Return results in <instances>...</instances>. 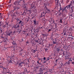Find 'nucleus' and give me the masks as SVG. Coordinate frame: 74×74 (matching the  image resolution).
I'll list each match as a JSON object with an SVG mask.
<instances>
[{
    "label": "nucleus",
    "instance_id": "nucleus-20",
    "mask_svg": "<svg viewBox=\"0 0 74 74\" xmlns=\"http://www.w3.org/2000/svg\"><path fill=\"white\" fill-rule=\"evenodd\" d=\"M22 15H26V12H24L22 14Z\"/></svg>",
    "mask_w": 74,
    "mask_h": 74
},
{
    "label": "nucleus",
    "instance_id": "nucleus-9",
    "mask_svg": "<svg viewBox=\"0 0 74 74\" xmlns=\"http://www.w3.org/2000/svg\"><path fill=\"white\" fill-rule=\"evenodd\" d=\"M34 4L32 3L31 5V8H35V7H34Z\"/></svg>",
    "mask_w": 74,
    "mask_h": 74
},
{
    "label": "nucleus",
    "instance_id": "nucleus-10",
    "mask_svg": "<svg viewBox=\"0 0 74 74\" xmlns=\"http://www.w3.org/2000/svg\"><path fill=\"white\" fill-rule=\"evenodd\" d=\"M55 2L56 4L57 3V5H58V4L59 3V0H56Z\"/></svg>",
    "mask_w": 74,
    "mask_h": 74
},
{
    "label": "nucleus",
    "instance_id": "nucleus-19",
    "mask_svg": "<svg viewBox=\"0 0 74 74\" xmlns=\"http://www.w3.org/2000/svg\"><path fill=\"white\" fill-rule=\"evenodd\" d=\"M18 13L17 12H15L14 13V15L15 16V15H18Z\"/></svg>",
    "mask_w": 74,
    "mask_h": 74
},
{
    "label": "nucleus",
    "instance_id": "nucleus-46",
    "mask_svg": "<svg viewBox=\"0 0 74 74\" xmlns=\"http://www.w3.org/2000/svg\"><path fill=\"white\" fill-rule=\"evenodd\" d=\"M72 64H74V62H72Z\"/></svg>",
    "mask_w": 74,
    "mask_h": 74
},
{
    "label": "nucleus",
    "instance_id": "nucleus-11",
    "mask_svg": "<svg viewBox=\"0 0 74 74\" xmlns=\"http://www.w3.org/2000/svg\"><path fill=\"white\" fill-rule=\"evenodd\" d=\"M56 50L58 52H59L60 51V48H57L56 49Z\"/></svg>",
    "mask_w": 74,
    "mask_h": 74
},
{
    "label": "nucleus",
    "instance_id": "nucleus-37",
    "mask_svg": "<svg viewBox=\"0 0 74 74\" xmlns=\"http://www.w3.org/2000/svg\"><path fill=\"white\" fill-rule=\"evenodd\" d=\"M55 26H57V24L56 23H54Z\"/></svg>",
    "mask_w": 74,
    "mask_h": 74
},
{
    "label": "nucleus",
    "instance_id": "nucleus-52",
    "mask_svg": "<svg viewBox=\"0 0 74 74\" xmlns=\"http://www.w3.org/2000/svg\"><path fill=\"white\" fill-rule=\"evenodd\" d=\"M38 64H40V65L41 64V63H39Z\"/></svg>",
    "mask_w": 74,
    "mask_h": 74
},
{
    "label": "nucleus",
    "instance_id": "nucleus-31",
    "mask_svg": "<svg viewBox=\"0 0 74 74\" xmlns=\"http://www.w3.org/2000/svg\"><path fill=\"white\" fill-rule=\"evenodd\" d=\"M47 11H49V12H50V11H51V10H49V9H47Z\"/></svg>",
    "mask_w": 74,
    "mask_h": 74
},
{
    "label": "nucleus",
    "instance_id": "nucleus-47",
    "mask_svg": "<svg viewBox=\"0 0 74 74\" xmlns=\"http://www.w3.org/2000/svg\"><path fill=\"white\" fill-rule=\"evenodd\" d=\"M38 42V40H36V42Z\"/></svg>",
    "mask_w": 74,
    "mask_h": 74
},
{
    "label": "nucleus",
    "instance_id": "nucleus-23",
    "mask_svg": "<svg viewBox=\"0 0 74 74\" xmlns=\"http://www.w3.org/2000/svg\"><path fill=\"white\" fill-rule=\"evenodd\" d=\"M66 56H69V55H68V54H67V52H66Z\"/></svg>",
    "mask_w": 74,
    "mask_h": 74
},
{
    "label": "nucleus",
    "instance_id": "nucleus-22",
    "mask_svg": "<svg viewBox=\"0 0 74 74\" xmlns=\"http://www.w3.org/2000/svg\"><path fill=\"white\" fill-rule=\"evenodd\" d=\"M69 57H68L65 58V60H69Z\"/></svg>",
    "mask_w": 74,
    "mask_h": 74
},
{
    "label": "nucleus",
    "instance_id": "nucleus-33",
    "mask_svg": "<svg viewBox=\"0 0 74 74\" xmlns=\"http://www.w3.org/2000/svg\"><path fill=\"white\" fill-rule=\"evenodd\" d=\"M15 44H16V43H15V42H13V44H14V45H15Z\"/></svg>",
    "mask_w": 74,
    "mask_h": 74
},
{
    "label": "nucleus",
    "instance_id": "nucleus-57",
    "mask_svg": "<svg viewBox=\"0 0 74 74\" xmlns=\"http://www.w3.org/2000/svg\"><path fill=\"white\" fill-rule=\"evenodd\" d=\"M39 63V62H38V60L37 61V63L38 64Z\"/></svg>",
    "mask_w": 74,
    "mask_h": 74
},
{
    "label": "nucleus",
    "instance_id": "nucleus-54",
    "mask_svg": "<svg viewBox=\"0 0 74 74\" xmlns=\"http://www.w3.org/2000/svg\"><path fill=\"white\" fill-rule=\"evenodd\" d=\"M1 64L2 65V64L1 63H0V65H1Z\"/></svg>",
    "mask_w": 74,
    "mask_h": 74
},
{
    "label": "nucleus",
    "instance_id": "nucleus-55",
    "mask_svg": "<svg viewBox=\"0 0 74 74\" xmlns=\"http://www.w3.org/2000/svg\"><path fill=\"white\" fill-rule=\"evenodd\" d=\"M1 21H0V24H1Z\"/></svg>",
    "mask_w": 74,
    "mask_h": 74
},
{
    "label": "nucleus",
    "instance_id": "nucleus-45",
    "mask_svg": "<svg viewBox=\"0 0 74 74\" xmlns=\"http://www.w3.org/2000/svg\"><path fill=\"white\" fill-rule=\"evenodd\" d=\"M5 26H6V25H5L3 27H5Z\"/></svg>",
    "mask_w": 74,
    "mask_h": 74
},
{
    "label": "nucleus",
    "instance_id": "nucleus-60",
    "mask_svg": "<svg viewBox=\"0 0 74 74\" xmlns=\"http://www.w3.org/2000/svg\"><path fill=\"white\" fill-rule=\"evenodd\" d=\"M33 18H34V16H33L32 18V19H33Z\"/></svg>",
    "mask_w": 74,
    "mask_h": 74
},
{
    "label": "nucleus",
    "instance_id": "nucleus-32",
    "mask_svg": "<svg viewBox=\"0 0 74 74\" xmlns=\"http://www.w3.org/2000/svg\"><path fill=\"white\" fill-rule=\"evenodd\" d=\"M38 22L37 23H36V25H38Z\"/></svg>",
    "mask_w": 74,
    "mask_h": 74
},
{
    "label": "nucleus",
    "instance_id": "nucleus-15",
    "mask_svg": "<svg viewBox=\"0 0 74 74\" xmlns=\"http://www.w3.org/2000/svg\"><path fill=\"white\" fill-rule=\"evenodd\" d=\"M0 30H1V33H2V32H3V31H4V29H3V28H0Z\"/></svg>",
    "mask_w": 74,
    "mask_h": 74
},
{
    "label": "nucleus",
    "instance_id": "nucleus-6",
    "mask_svg": "<svg viewBox=\"0 0 74 74\" xmlns=\"http://www.w3.org/2000/svg\"><path fill=\"white\" fill-rule=\"evenodd\" d=\"M19 27H20V26L19 25H17L16 27H15L16 29H17V30L16 32H19Z\"/></svg>",
    "mask_w": 74,
    "mask_h": 74
},
{
    "label": "nucleus",
    "instance_id": "nucleus-29",
    "mask_svg": "<svg viewBox=\"0 0 74 74\" xmlns=\"http://www.w3.org/2000/svg\"><path fill=\"white\" fill-rule=\"evenodd\" d=\"M71 12H73V8L72 7H71Z\"/></svg>",
    "mask_w": 74,
    "mask_h": 74
},
{
    "label": "nucleus",
    "instance_id": "nucleus-43",
    "mask_svg": "<svg viewBox=\"0 0 74 74\" xmlns=\"http://www.w3.org/2000/svg\"><path fill=\"white\" fill-rule=\"evenodd\" d=\"M42 36H45V34H42Z\"/></svg>",
    "mask_w": 74,
    "mask_h": 74
},
{
    "label": "nucleus",
    "instance_id": "nucleus-18",
    "mask_svg": "<svg viewBox=\"0 0 74 74\" xmlns=\"http://www.w3.org/2000/svg\"><path fill=\"white\" fill-rule=\"evenodd\" d=\"M53 44H57V42H55L54 41H53Z\"/></svg>",
    "mask_w": 74,
    "mask_h": 74
},
{
    "label": "nucleus",
    "instance_id": "nucleus-56",
    "mask_svg": "<svg viewBox=\"0 0 74 74\" xmlns=\"http://www.w3.org/2000/svg\"><path fill=\"white\" fill-rule=\"evenodd\" d=\"M41 58H39V60H41Z\"/></svg>",
    "mask_w": 74,
    "mask_h": 74
},
{
    "label": "nucleus",
    "instance_id": "nucleus-36",
    "mask_svg": "<svg viewBox=\"0 0 74 74\" xmlns=\"http://www.w3.org/2000/svg\"><path fill=\"white\" fill-rule=\"evenodd\" d=\"M2 28V27H1V24L0 25V29H1Z\"/></svg>",
    "mask_w": 74,
    "mask_h": 74
},
{
    "label": "nucleus",
    "instance_id": "nucleus-14",
    "mask_svg": "<svg viewBox=\"0 0 74 74\" xmlns=\"http://www.w3.org/2000/svg\"><path fill=\"white\" fill-rule=\"evenodd\" d=\"M33 22H34V24L35 25H36V23H37V22H36V21L34 20Z\"/></svg>",
    "mask_w": 74,
    "mask_h": 74
},
{
    "label": "nucleus",
    "instance_id": "nucleus-50",
    "mask_svg": "<svg viewBox=\"0 0 74 74\" xmlns=\"http://www.w3.org/2000/svg\"><path fill=\"white\" fill-rule=\"evenodd\" d=\"M16 32L14 31V32H13V33L14 34H15V33H16Z\"/></svg>",
    "mask_w": 74,
    "mask_h": 74
},
{
    "label": "nucleus",
    "instance_id": "nucleus-49",
    "mask_svg": "<svg viewBox=\"0 0 74 74\" xmlns=\"http://www.w3.org/2000/svg\"><path fill=\"white\" fill-rule=\"evenodd\" d=\"M72 59L71 58H69V59Z\"/></svg>",
    "mask_w": 74,
    "mask_h": 74
},
{
    "label": "nucleus",
    "instance_id": "nucleus-2",
    "mask_svg": "<svg viewBox=\"0 0 74 74\" xmlns=\"http://www.w3.org/2000/svg\"><path fill=\"white\" fill-rule=\"evenodd\" d=\"M19 2H20V0H17V1H15L14 3V5H18L19 4Z\"/></svg>",
    "mask_w": 74,
    "mask_h": 74
},
{
    "label": "nucleus",
    "instance_id": "nucleus-53",
    "mask_svg": "<svg viewBox=\"0 0 74 74\" xmlns=\"http://www.w3.org/2000/svg\"><path fill=\"white\" fill-rule=\"evenodd\" d=\"M45 62H46V61H44L43 62V63H45Z\"/></svg>",
    "mask_w": 74,
    "mask_h": 74
},
{
    "label": "nucleus",
    "instance_id": "nucleus-5",
    "mask_svg": "<svg viewBox=\"0 0 74 74\" xmlns=\"http://www.w3.org/2000/svg\"><path fill=\"white\" fill-rule=\"evenodd\" d=\"M47 13V11H43L41 14V15H42V16H44L45 15V14H46Z\"/></svg>",
    "mask_w": 74,
    "mask_h": 74
},
{
    "label": "nucleus",
    "instance_id": "nucleus-63",
    "mask_svg": "<svg viewBox=\"0 0 74 74\" xmlns=\"http://www.w3.org/2000/svg\"><path fill=\"white\" fill-rule=\"evenodd\" d=\"M53 22L54 23H55V21H53Z\"/></svg>",
    "mask_w": 74,
    "mask_h": 74
},
{
    "label": "nucleus",
    "instance_id": "nucleus-30",
    "mask_svg": "<svg viewBox=\"0 0 74 74\" xmlns=\"http://www.w3.org/2000/svg\"><path fill=\"white\" fill-rule=\"evenodd\" d=\"M60 10H62V7H61V6H60Z\"/></svg>",
    "mask_w": 74,
    "mask_h": 74
},
{
    "label": "nucleus",
    "instance_id": "nucleus-7",
    "mask_svg": "<svg viewBox=\"0 0 74 74\" xmlns=\"http://www.w3.org/2000/svg\"><path fill=\"white\" fill-rule=\"evenodd\" d=\"M71 5V4H70L69 5H67L64 8L68 9L69 8H70V7Z\"/></svg>",
    "mask_w": 74,
    "mask_h": 74
},
{
    "label": "nucleus",
    "instance_id": "nucleus-8",
    "mask_svg": "<svg viewBox=\"0 0 74 74\" xmlns=\"http://www.w3.org/2000/svg\"><path fill=\"white\" fill-rule=\"evenodd\" d=\"M43 71H44V69H42V68H40V70H39V71L40 74H42L43 73Z\"/></svg>",
    "mask_w": 74,
    "mask_h": 74
},
{
    "label": "nucleus",
    "instance_id": "nucleus-35",
    "mask_svg": "<svg viewBox=\"0 0 74 74\" xmlns=\"http://www.w3.org/2000/svg\"><path fill=\"white\" fill-rule=\"evenodd\" d=\"M45 59H46V58H45V57H44L43 58V60H45Z\"/></svg>",
    "mask_w": 74,
    "mask_h": 74
},
{
    "label": "nucleus",
    "instance_id": "nucleus-28",
    "mask_svg": "<svg viewBox=\"0 0 74 74\" xmlns=\"http://www.w3.org/2000/svg\"><path fill=\"white\" fill-rule=\"evenodd\" d=\"M25 1H23V5H25Z\"/></svg>",
    "mask_w": 74,
    "mask_h": 74
},
{
    "label": "nucleus",
    "instance_id": "nucleus-27",
    "mask_svg": "<svg viewBox=\"0 0 74 74\" xmlns=\"http://www.w3.org/2000/svg\"><path fill=\"white\" fill-rule=\"evenodd\" d=\"M69 0H67L66 1V3H69Z\"/></svg>",
    "mask_w": 74,
    "mask_h": 74
},
{
    "label": "nucleus",
    "instance_id": "nucleus-17",
    "mask_svg": "<svg viewBox=\"0 0 74 74\" xmlns=\"http://www.w3.org/2000/svg\"><path fill=\"white\" fill-rule=\"evenodd\" d=\"M50 56H50L48 58H46V59H47L46 61H48V60H49V57H50Z\"/></svg>",
    "mask_w": 74,
    "mask_h": 74
},
{
    "label": "nucleus",
    "instance_id": "nucleus-42",
    "mask_svg": "<svg viewBox=\"0 0 74 74\" xmlns=\"http://www.w3.org/2000/svg\"><path fill=\"white\" fill-rule=\"evenodd\" d=\"M3 67V66L0 65V68H2Z\"/></svg>",
    "mask_w": 74,
    "mask_h": 74
},
{
    "label": "nucleus",
    "instance_id": "nucleus-13",
    "mask_svg": "<svg viewBox=\"0 0 74 74\" xmlns=\"http://www.w3.org/2000/svg\"><path fill=\"white\" fill-rule=\"evenodd\" d=\"M70 61H72V60L70 59L66 63L67 64H69L70 63L69 62H70Z\"/></svg>",
    "mask_w": 74,
    "mask_h": 74
},
{
    "label": "nucleus",
    "instance_id": "nucleus-51",
    "mask_svg": "<svg viewBox=\"0 0 74 74\" xmlns=\"http://www.w3.org/2000/svg\"><path fill=\"white\" fill-rule=\"evenodd\" d=\"M26 43H27V44H28V43H29V42H28V41H27V42H26Z\"/></svg>",
    "mask_w": 74,
    "mask_h": 74
},
{
    "label": "nucleus",
    "instance_id": "nucleus-1",
    "mask_svg": "<svg viewBox=\"0 0 74 74\" xmlns=\"http://www.w3.org/2000/svg\"><path fill=\"white\" fill-rule=\"evenodd\" d=\"M16 64H18V66H20L21 67H22L23 66V64H24V62L22 61L21 60H19Z\"/></svg>",
    "mask_w": 74,
    "mask_h": 74
},
{
    "label": "nucleus",
    "instance_id": "nucleus-58",
    "mask_svg": "<svg viewBox=\"0 0 74 74\" xmlns=\"http://www.w3.org/2000/svg\"><path fill=\"white\" fill-rule=\"evenodd\" d=\"M20 8H17V10H19Z\"/></svg>",
    "mask_w": 74,
    "mask_h": 74
},
{
    "label": "nucleus",
    "instance_id": "nucleus-48",
    "mask_svg": "<svg viewBox=\"0 0 74 74\" xmlns=\"http://www.w3.org/2000/svg\"><path fill=\"white\" fill-rule=\"evenodd\" d=\"M59 15V16H60L61 15V13H60Z\"/></svg>",
    "mask_w": 74,
    "mask_h": 74
},
{
    "label": "nucleus",
    "instance_id": "nucleus-21",
    "mask_svg": "<svg viewBox=\"0 0 74 74\" xmlns=\"http://www.w3.org/2000/svg\"><path fill=\"white\" fill-rule=\"evenodd\" d=\"M64 10H65L66 12H67V9H66L64 8Z\"/></svg>",
    "mask_w": 74,
    "mask_h": 74
},
{
    "label": "nucleus",
    "instance_id": "nucleus-3",
    "mask_svg": "<svg viewBox=\"0 0 74 74\" xmlns=\"http://www.w3.org/2000/svg\"><path fill=\"white\" fill-rule=\"evenodd\" d=\"M12 32H9L7 34V36H10V37H11V36L12 35Z\"/></svg>",
    "mask_w": 74,
    "mask_h": 74
},
{
    "label": "nucleus",
    "instance_id": "nucleus-40",
    "mask_svg": "<svg viewBox=\"0 0 74 74\" xmlns=\"http://www.w3.org/2000/svg\"><path fill=\"white\" fill-rule=\"evenodd\" d=\"M60 23H62V19L60 20Z\"/></svg>",
    "mask_w": 74,
    "mask_h": 74
},
{
    "label": "nucleus",
    "instance_id": "nucleus-24",
    "mask_svg": "<svg viewBox=\"0 0 74 74\" xmlns=\"http://www.w3.org/2000/svg\"><path fill=\"white\" fill-rule=\"evenodd\" d=\"M36 50H33V52L34 53H35V52H36Z\"/></svg>",
    "mask_w": 74,
    "mask_h": 74
},
{
    "label": "nucleus",
    "instance_id": "nucleus-4",
    "mask_svg": "<svg viewBox=\"0 0 74 74\" xmlns=\"http://www.w3.org/2000/svg\"><path fill=\"white\" fill-rule=\"evenodd\" d=\"M18 21H19L18 22V24H21V26H23V25L22 23V21H21L19 19H18Z\"/></svg>",
    "mask_w": 74,
    "mask_h": 74
},
{
    "label": "nucleus",
    "instance_id": "nucleus-34",
    "mask_svg": "<svg viewBox=\"0 0 74 74\" xmlns=\"http://www.w3.org/2000/svg\"><path fill=\"white\" fill-rule=\"evenodd\" d=\"M2 69H3V70H5V68H4V67H3V66H2Z\"/></svg>",
    "mask_w": 74,
    "mask_h": 74
},
{
    "label": "nucleus",
    "instance_id": "nucleus-12",
    "mask_svg": "<svg viewBox=\"0 0 74 74\" xmlns=\"http://www.w3.org/2000/svg\"><path fill=\"white\" fill-rule=\"evenodd\" d=\"M10 59L11 60H13L14 59V56H11Z\"/></svg>",
    "mask_w": 74,
    "mask_h": 74
},
{
    "label": "nucleus",
    "instance_id": "nucleus-26",
    "mask_svg": "<svg viewBox=\"0 0 74 74\" xmlns=\"http://www.w3.org/2000/svg\"><path fill=\"white\" fill-rule=\"evenodd\" d=\"M26 62H29V59L26 60Z\"/></svg>",
    "mask_w": 74,
    "mask_h": 74
},
{
    "label": "nucleus",
    "instance_id": "nucleus-41",
    "mask_svg": "<svg viewBox=\"0 0 74 74\" xmlns=\"http://www.w3.org/2000/svg\"><path fill=\"white\" fill-rule=\"evenodd\" d=\"M9 63H12V61L11 60H10L9 61Z\"/></svg>",
    "mask_w": 74,
    "mask_h": 74
},
{
    "label": "nucleus",
    "instance_id": "nucleus-39",
    "mask_svg": "<svg viewBox=\"0 0 74 74\" xmlns=\"http://www.w3.org/2000/svg\"><path fill=\"white\" fill-rule=\"evenodd\" d=\"M28 11H29V12H31V10L30 9L29 10H28Z\"/></svg>",
    "mask_w": 74,
    "mask_h": 74
},
{
    "label": "nucleus",
    "instance_id": "nucleus-59",
    "mask_svg": "<svg viewBox=\"0 0 74 74\" xmlns=\"http://www.w3.org/2000/svg\"><path fill=\"white\" fill-rule=\"evenodd\" d=\"M61 7V5H60V7Z\"/></svg>",
    "mask_w": 74,
    "mask_h": 74
},
{
    "label": "nucleus",
    "instance_id": "nucleus-38",
    "mask_svg": "<svg viewBox=\"0 0 74 74\" xmlns=\"http://www.w3.org/2000/svg\"><path fill=\"white\" fill-rule=\"evenodd\" d=\"M72 15H73V14H70V15H69V16H72Z\"/></svg>",
    "mask_w": 74,
    "mask_h": 74
},
{
    "label": "nucleus",
    "instance_id": "nucleus-62",
    "mask_svg": "<svg viewBox=\"0 0 74 74\" xmlns=\"http://www.w3.org/2000/svg\"><path fill=\"white\" fill-rule=\"evenodd\" d=\"M38 74H41V73H38Z\"/></svg>",
    "mask_w": 74,
    "mask_h": 74
},
{
    "label": "nucleus",
    "instance_id": "nucleus-64",
    "mask_svg": "<svg viewBox=\"0 0 74 74\" xmlns=\"http://www.w3.org/2000/svg\"><path fill=\"white\" fill-rule=\"evenodd\" d=\"M23 39H22V41H23Z\"/></svg>",
    "mask_w": 74,
    "mask_h": 74
},
{
    "label": "nucleus",
    "instance_id": "nucleus-16",
    "mask_svg": "<svg viewBox=\"0 0 74 74\" xmlns=\"http://www.w3.org/2000/svg\"><path fill=\"white\" fill-rule=\"evenodd\" d=\"M17 9V7H16L15 6L14 7V10H16Z\"/></svg>",
    "mask_w": 74,
    "mask_h": 74
},
{
    "label": "nucleus",
    "instance_id": "nucleus-25",
    "mask_svg": "<svg viewBox=\"0 0 74 74\" xmlns=\"http://www.w3.org/2000/svg\"><path fill=\"white\" fill-rule=\"evenodd\" d=\"M50 31H51V29H49L48 31V33H49V32H50Z\"/></svg>",
    "mask_w": 74,
    "mask_h": 74
},
{
    "label": "nucleus",
    "instance_id": "nucleus-61",
    "mask_svg": "<svg viewBox=\"0 0 74 74\" xmlns=\"http://www.w3.org/2000/svg\"><path fill=\"white\" fill-rule=\"evenodd\" d=\"M46 10H47V8H46Z\"/></svg>",
    "mask_w": 74,
    "mask_h": 74
},
{
    "label": "nucleus",
    "instance_id": "nucleus-44",
    "mask_svg": "<svg viewBox=\"0 0 74 74\" xmlns=\"http://www.w3.org/2000/svg\"><path fill=\"white\" fill-rule=\"evenodd\" d=\"M55 62L56 63V62H58V59H56V60L55 61Z\"/></svg>",
    "mask_w": 74,
    "mask_h": 74
}]
</instances>
